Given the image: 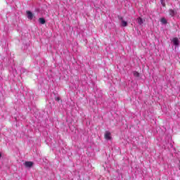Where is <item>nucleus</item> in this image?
<instances>
[{
  "label": "nucleus",
  "instance_id": "obj_10",
  "mask_svg": "<svg viewBox=\"0 0 180 180\" xmlns=\"http://www.w3.org/2000/svg\"><path fill=\"white\" fill-rule=\"evenodd\" d=\"M160 1H161L162 6H165V1H164V0H160Z\"/></svg>",
  "mask_w": 180,
  "mask_h": 180
},
{
  "label": "nucleus",
  "instance_id": "obj_5",
  "mask_svg": "<svg viewBox=\"0 0 180 180\" xmlns=\"http://www.w3.org/2000/svg\"><path fill=\"white\" fill-rule=\"evenodd\" d=\"M105 140H111L112 139V136H110V132L105 131Z\"/></svg>",
  "mask_w": 180,
  "mask_h": 180
},
{
  "label": "nucleus",
  "instance_id": "obj_7",
  "mask_svg": "<svg viewBox=\"0 0 180 180\" xmlns=\"http://www.w3.org/2000/svg\"><path fill=\"white\" fill-rule=\"evenodd\" d=\"M160 22L161 23H162V25H167V19H165V18H161Z\"/></svg>",
  "mask_w": 180,
  "mask_h": 180
},
{
  "label": "nucleus",
  "instance_id": "obj_8",
  "mask_svg": "<svg viewBox=\"0 0 180 180\" xmlns=\"http://www.w3.org/2000/svg\"><path fill=\"white\" fill-rule=\"evenodd\" d=\"M170 16H175V11L172 9L169 10Z\"/></svg>",
  "mask_w": 180,
  "mask_h": 180
},
{
  "label": "nucleus",
  "instance_id": "obj_12",
  "mask_svg": "<svg viewBox=\"0 0 180 180\" xmlns=\"http://www.w3.org/2000/svg\"><path fill=\"white\" fill-rule=\"evenodd\" d=\"M139 73L138 72H136V77H139Z\"/></svg>",
  "mask_w": 180,
  "mask_h": 180
},
{
  "label": "nucleus",
  "instance_id": "obj_13",
  "mask_svg": "<svg viewBox=\"0 0 180 180\" xmlns=\"http://www.w3.org/2000/svg\"><path fill=\"white\" fill-rule=\"evenodd\" d=\"M134 75L136 76V72H134Z\"/></svg>",
  "mask_w": 180,
  "mask_h": 180
},
{
  "label": "nucleus",
  "instance_id": "obj_4",
  "mask_svg": "<svg viewBox=\"0 0 180 180\" xmlns=\"http://www.w3.org/2000/svg\"><path fill=\"white\" fill-rule=\"evenodd\" d=\"M24 165L26 168H32L33 167V162H25Z\"/></svg>",
  "mask_w": 180,
  "mask_h": 180
},
{
  "label": "nucleus",
  "instance_id": "obj_9",
  "mask_svg": "<svg viewBox=\"0 0 180 180\" xmlns=\"http://www.w3.org/2000/svg\"><path fill=\"white\" fill-rule=\"evenodd\" d=\"M138 23H139V25H143L144 23V21L143 20V19H141V18H139Z\"/></svg>",
  "mask_w": 180,
  "mask_h": 180
},
{
  "label": "nucleus",
  "instance_id": "obj_14",
  "mask_svg": "<svg viewBox=\"0 0 180 180\" xmlns=\"http://www.w3.org/2000/svg\"><path fill=\"white\" fill-rule=\"evenodd\" d=\"M1 157H2V154L0 153V158H1Z\"/></svg>",
  "mask_w": 180,
  "mask_h": 180
},
{
  "label": "nucleus",
  "instance_id": "obj_1",
  "mask_svg": "<svg viewBox=\"0 0 180 180\" xmlns=\"http://www.w3.org/2000/svg\"><path fill=\"white\" fill-rule=\"evenodd\" d=\"M175 47H179V39L178 37H174L171 40Z\"/></svg>",
  "mask_w": 180,
  "mask_h": 180
},
{
  "label": "nucleus",
  "instance_id": "obj_6",
  "mask_svg": "<svg viewBox=\"0 0 180 180\" xmlns=\"http://www.w3.org/2000/svg\"><path fill=\"white\" fill-rule=\"evenodd\" d=\"M39 22L41 25H44V23H46V20L44 18H40Z\"/></svg>",
  "mask_w": 180,
  "mask_h": 180
},
{
  "label": "nucleus",
  "instance_id": "obj_2",
  "mask_svg": "<svg viewBox=\"0 0 180 180\" xmlns=\"http://www.w3.org/2000/svg\"><path fill=\"white\" fill-rule=\"evenodd\" d=\"M118 19L119 20H121V26H122V27H126V26H127V22L123 20V17L118 15Z\"/></svg>",
  "mask_w": 180,
  "mask_h": 180
},
{
  "label": "nucleus",
  "instance_id": "obj_11",
  "mask_svg": "<svg viewBox=\"0 0 180 180\" xmlns=\"http://www.w3.org/2000/svg\"><path fill=\"white\" fill-rule=\"evenodd\" d=\"M55 101H57L58 102V101H60V97L55 98Z\"/></svg>",
  "mask_w": 180,
  "mask_h": 180
},
{
  "label": "nucleus",
  "instance_id": "obj_3",
  "mask_svg": "<svg viewBox=\"0 0 180 180\" xmlns=\"http://www.w3.org/2000/svg\"><path fill=\"white\" fill-rule=\"evenodd\" d=\"M27 19H30V20H32L33 19V13H32V11H27Z\"/></svg>",
  "mask_w": 180,
  "mask_h": 180
}]
</instances>
